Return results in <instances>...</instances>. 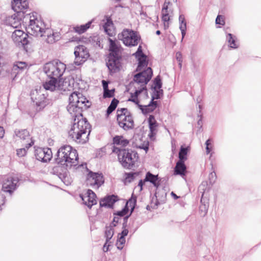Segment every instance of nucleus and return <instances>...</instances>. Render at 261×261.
<instances>
[{
  "label": "nucleus",
  "mask_w": 261,
  "mask_h": 261,
  "mask_svg": "<svg viewBox=\"0 0 261 261\" xmlns=\"http://www.w3.org/2000/svg\"><path fill=\"white\" fill-rule=\"evenodd\" d=\"M67 109L74 122L68 132L69 137L77 143L84 144L88 140L90 134L89 124L83 118L82 110L90 106L89 101L80 92H74L69 98Z\"/></svg>",
  "instance_id": "nucleus-1"
},
{
  "label": "nucleus",
  "mask_w": 261,
  "mask_h": 261,
  "mask_svg": "<svg viewBox=\"0 0 261 261\" xmlns=\"http://www.w3.org/2000/svg\"><path fill=\"white\" fill-rule=\"evenodd\" d=\"M152 75V71L151 68L147 67L136 75L134 77L133 85L136 89L134 94H132L131 98L128 99L135 103H138V96L142 93L144 95L147 94L146 90V84L150 81Z\"/></svg>",
  "instance_id": "nucleus-2"
},
{
  "label": "nucleus",
  "mask_w": 261,
  "mask_h": 261,
  "mask_svg": "<svg viewBox=\"0 0 261 261\" xmlns=\"http://www.w3.org/2000/svg\"><path fill=\"white\" fill-rule=\"evenodd\" d=\"M78 154L76 150L69 145H64L61 147L56 158L57 163L67 167H75L78 164Z\"/></svg>",
  "instance_id": "nucleus-3"
},
{
  "label": "nucleus",
  "mask_w": 261,
  "mask_h": 261,
  "mask_svg": "<svg viewBox=\"0 0 261 261\" xmlns=\"http://www.w3.org/2000/svg\"><path fill=\"white\" fill-rule=\"evenodd\" d=\"M27 33L36 37H43L44 25L42 21L34 14L25 15L22 20Z\"/></svg>",
  "instance_id": "nucleus-4"
},
{
  "label": "nucleus",
  "mask_w": 261,
  "mask_h": 261,
  "mask_svg": "<svg viewBox=\"0 0 261 261\" xmlns=\"http://www.w3.org/2000/svg\"><path fill=\"white\" fill-rule=\"evenodd\" d=\"M110 43V56L107 66L111 72H116L119 69V58L121 56V47L116 41L109 38Z\"/></svg>",
  "instance_id": "nucleus-5"
},
{
  "label": "nucleus",
  "mask_w": 261,
  "mask_h": 261,
  "mask_svg": "<svg viewBox=\"0 0 261 261\" xmlns=\"http://www.w3.org/2000/svg\"><path fill=\"white\" fill-rule=\"evenodd\" d=\"M113 152L117 154L119 161L125 168L132 167L138 159V154L136 152L125 149H120L117 147H113Z\"/></svg>",
  "instance_id": "nucleus-6"
},
{
  "label": "nucleus",
  "mask_w": 261,
  "mask_h": 261,
  "mask_svg": "<svg viewBox=\"0 0 261 261\" xmlns=\"http://www.w3.org/2000/svg\"><path fill=\"white\" fill-rule=\"evenodd\" d=\"M66 65L60 61H55L46 63L43 70L49 78L58 80L64 73L66 69Z\"/></svg>",
  "instance_id": "nucleus-7"
},
{
  "label": "nucleus",
  "mask_w": 261,
  "mask_h": 261,
  "mask_svg": "<svg viewBox=\"0 0 261 261\" xmlns=\"http://www.w3.org/2000/svg\"><path fill=\"white\" fill-rule=\"evenodd\" d=\"M117 120L120 127L124 130L132 128L134 126V120L132 115L127 109H118L117 111Z\"/></svg>",
  "instance_id": "nucleus-8"
},
{
  "label": "nucleus",
  "mask_w": 261,
  "mask_h": 261,
  "mask_svg": "<svg viewBox=\"0 0 261 261\" xmlns=\"http://www.w3.org/2000/svg\"><path fill=\"white\" fill-rule=\"evenodd\" d=\"M118 37L127 46L137 45L140 40V37L137 32L129 29L124 30L121 34H118Z\"/></svg>",
  "instance_id": "nucleus-9"
},
{
  "label": "nucleus",
  "mask_w": 261,
  "mask_h": 261,
  "mask_svg": "<svg viewBox=\"0 0 261 261\" xmlns=\"http://www.w3.org/2000/svg\"><path fill=\"white\" fill-rule=\"evenodd\" d=\"M74 54L75 59L74 64L76 66L82 65L89 58L88 49L84 45H79L75 47Z\"/></svg>",
  "instance_id": "nucleus-10"
},
{
  "label": "nucleus",
  "mask_w": 261,
  "mask_h": 261,
  "mask_svg": "<svg viewBox=\"0 0 261 261\" xmlns=\"http://www.w3.org/2000/svg\"><path fill=\"white\" fill-rule=\"evenodd\" d=\"M104 182L101 174L90 172L87 175L86 184L94 189H98Z\"/></svg>",
  "instance_id": "nucleus-11"
},
{
  "label": "nucleus",
  "mask_w": 261,
  "mask_h": 261,
  "mask_svg": "<svg viewBox=\"0 0 261 261\" xmlns=\"http://www.w3.org/2000/svg\"><path fill=\"white\" fill-rule=\"evenodd\" d=\"M35 155L38 161L47 162L51 159L53 153L49 148H38L35 150Z\"/></svg>",
  "instance_id": "nucleus-12"
},
{
  "label": "nucleus",
  "mask_w": 261,
  "mask_h": 261,
  "mask_svg": "<svg viewBox=\"0 0 261 261\" xmlns=\"http://www.w3.org/2000/svg\"><path fill=\"white\" fill-rule=\"evenodd\" d=\"M18 182L17 178L7 176L3 180L2 189L4 192L11 194L16 189Z\"/></svg>",
  "instance_id": "nucleus-13"
},
{
  "label": "nucleus",
  "mask_w": 261,
  "mask_h": 261,
  "mask_svg": "<svg viewBox=\"0 0 261 261\" xmlns=\"http://www.w3.org/2000/svg\"><path fill=\"white\" fill-rule=\"evenodd\" d=\"M27 34L21 30H15L12 34V39L16 45L21 46L27 44Z\"/></svg>",
  "instance_id": "nucleus-14"
},
{
  "label": "nucleus",
  "mask_w": 261,
  "mask_h": 261,
  "mask_svg": "<svg viewBox=\"0 0 261 261\" xmlns=\"http://www.w3.org/2000/svg\"><path fill=\"white\" fill-rule=\"evenodd\" d=\"M15 134L16 137L21 140V143L29 148L34 144L31 140L29 132L27 129L15 130Z\"/></svg>",
  "instance_id": "nucleus-15"
},
{
  "label": "nucleus",
  "mask_w": 261,
  "mask_h": 261,
  "mask_svg": "<svg viewBox=\"0 0 261 261\" xmlns=\"http://www.w3.org/2000/svg\"><path fill=\"white\" fill-rule=\"evenodd\" d=\"M80 197L83 201V203L89 208H91L97 203L96 195L91 190H88L85 194H81Z\"/></svg>",
  "instance_id": "nucleus-16"
},
{
  "label": "nucleus",
  "mask_w": 261,
  "mask_h": 261,
  "mask_svg": "<svg viewBox=\"0 0 261 261\" xmlns=\"http://www.w3.org/2000/svg\"><path fill=\"white\" fill-rule=\"evenodd\" d=\"M43 37H46L45 41L48 43H53L59 40L60 38V34L57 32H54L50 29H45L43 32Z\"/></svg>",
  "instance_id": "nucleus-17"
},
{
  "label": "nucleus",
  "mask_w": 261,
  "mask_h": 261,
  "mask_svg": "<svg viewBox=\"0 0 261 261\" xmlns=\"http://www.w3.org/2000/svg\"><path fill=\"white\" fill-rule=\"evenodd\" d=\"M27 67V64L24 62H18L13 65L11 70V76L15 80L19 74Z\"/></svg>",
  "instance_id": "nucleus-18"
},
{
  "label": "nucleus",
  "mask_w": 261,
  "mask_h": 261,
  "mask_svg": "<svg viewBox=\"0 0 261 261\" xmlns=\"http://www.w3.org/2000/svg\"><path fill=\"white\" fill-rule=\"evenodd\" d=\"M148 123L150 133L148 135L151 139H153L158 132V123L155 119L154 116L150 115L148 118Z\"/></svg>",
  "instance_id": "nucleus-19"
},
{
  "label": "nucleus",
  "mask_w": 261,
  "mask_h": 261,
  "mask_svg": "<svg viewBox=\"0 0 261 261\" xmlns=\"http://www.w3.org/2000/svg\"><path fill=\"white\" fill-rule=\"evenodd\" d=\"M12 7L15 11L19 12L28 8V2L27 0H13Z\"/></svg>",
  "instance_id": "nucleus-20"
},
{
  "label": "nucleus",
  "mask_w": 261,
  "mask_h": 261,
  "mask_svg": "<svg viewBox=\"0 0 261 261\" xmlns=\"http://www.w3.org/2000/svg\"><path fill=\"white\" fill-rule=\"evenodd\" d=\"M123 230L121 233L118 235V239L116 243L117 247L118 249L121 250L125 243V237L128 234V230L125 228V223L123 225Z\"/></svg>",
  "instance_id": "nucleus-21"
},
{
  "label": "nucleus",
  "mask_w": 261,
  "mask_h": 261,
  "mask_svg": "<svg viewBox=\"0 0 261 261\" xmlns=\"http://www.w3.org/2000/svg\"><path fill=\"white\" fill-rule=\"evenodd\" d=\"M117 200V196H109L100 201V205L101 207H111Z\"/></svg>",
  "instance_id": "nucleus-22"
},
{
  "label": "nucleus",
  "mask_w": 261,
  "mask_h": 261,
  "mask_svg": "<svg viewBox=\"0 0 261 261\" xmlns=\"http://www.w3.org/2000/svg\"><path fill=\"white\" fill-rule=\"evenodd\" d=\"M138 103H139V101L138 100ZM140 109L141 110L142 113L143 114H147L152 112L156 108V102L153 101V99L148 105L142 106L140 105L139 103L137 104Z\"/></svg>",
  "instance_id": "nucleus-23"
},
{
  "label": "nucleus",
  "mask_w": 261,
  "mask_h": 261,
  "mask_svg": "<svg viewBox=\"0 0 261 261\" xmlns=\"http://www.w3.org/2000/svg\"><path fill=\"white\" fill-rule=\"evenodd\" d=\"M49 81H47L44 84L43 87L45 90L53 91L58 89L57 80L54 78H49Z\"/></svg>",
  "instance_id": "nucleus-24"
},
{
  "label": "nucleus",
  "mask_w": 261,
  "mask_h": 261,
  "mask_svg": "<svg viewBox=\"0 0 261 261\" xmlns=\"http://www.w3.org/2000/svg\"><path fill=\"white\" fill-rule=\"evenodd\" d=\"M36 93L37 94L38 97L33 96L32 97V99H33L34 102H35L36 105L40 107H44L45 105L44 102V100L45 99V96L44 94L41 93V91L38 92L36 91Z\"/></svg>",
  "instance_id": "nucleus-25"
},
{
  "label": "nucleus",
  "mask_w": 261,
  "mask_h": 261,
  "mask_svg": "<svg viewBox=\"0 0 261 261\" xmlns=\"http://www.w3.org/2000/svg\"><path fill=\"white\" fill-rule=\"evenodd\" d=\"M186 170V167L184 162L178 161L174 168V174L180 175L181 176L185 175Z\"/></svg>",
  "instance_id": "nucleus-26"
},
{
  "label": "nucleus",
  "mask_w": 261,
  "mask_h": 261,
  "mask_svg": "<svg viewBox=\"0 0 261 261\" xmlns=\"http://www.w3.org/2000/svg\"><path fill=\"white\" fill-rule=\"evenodd\" d=\"M179 29L181 31L182 38L181 41L183 40L186 34L187 30V23L185 20V16L183 14H180L179 16Z\"/></svg>",
  "instance_id": "nucleus-27"
},
{
  "label": "nucleus",
  "mask_w": 261,
  "mask_h": 261,
  "mask_svg": "<svg viewBox=\"0 0 261 261\" xmlns=\"http://www.w3.org/2000/svg\"><path fill=\"white\" fill-rule=\"evenodd\" d=\"M7 21L8 24L14 28H17L19 26H21V21L19 20L15 14L9 16L7 18Z\"/></svg>",
  "instance_id": "nucleus-28"
},
{
  "label": "nucleus",
  "mask_w": 261,
  "mask_h": 261,
  "mask_svg": "<svg viewBox=\"0 0 261 261\" xmlns=\"http://www.w3.org/2000/svg\"><path fill=\"white\" fill-rule=\"evenodd\" d=\"M226 40L230 47L235 49L239 47V44L238 43L236 37L233 36L231 34L229 33L227 34Z\"/></svg>",
  "instance_id": "nucleus-29"
},
{
  "label": "nucleus",
  "mask_w": 261,
  "mask_h": 261,
  "mask_svg": "<svg viewBox=\"0 0 261 261\" xmlns=\"http://www.w3.org/2000/svg\"><path fill=\"white\" fill-rule=\"evenodd\" d=\"M113 142L115 145L125 147L127 145L129 141L128 140L125 139L123 136H117L113 138Z\"/></svg>",
  "instance_id": "nucleus-30"
},
{
  "label": "nucleus",
  "mask_w": 261,
  "mask_h": 261,
  "mask_svg": "<svg viewBox=\"0 0 261 261\" xmlns=\"http://www.w3.org/2000/svg\"><path fill=\"white\" fill-rule=\"evenodd\" d=\"M139 61V64L137 70L138 71H141L147 67L148 62L146 60L147 57L145 55H142L137 57Z\"/></svg>",
  "instance_id": "nucleus-31"
},
{
  "label": "nucleus",
  "mask_w": 261,
  "mask_h": 261,
  "mask_svg": "<svg viewBox=\"0 0 261 261\" xmlns=\"http://www.w3.org/2000/svg\"><path fill=\"white\" fill-rule=\"evenodd\" d=\"M158 175H155L148 172L146 173L145 181H149L155 187H158L159 185L158 182Z\"/></svg>",
  "instance_id": "nucleus-32"
},
{
  "label": "nucleus",
  "mask_w": 261,
  "mask_h": 261,
  "mask_svg": "<svg viewBox=\"0 0 261 261\" xmlns=\"http://www.w3.org/2000/svg\"><path fill=\"white\" fill-rule=\"evenodd\" d=\"M154 89L157 93L156 98H159L160 95L161 93V92L162 91V90L160 89L162 87V82L159 76H157L155 79L154 82Z\"/></svg>",
  "instance_id": "nucleus-33"
},
{
  "label": "nucleus",
  "mask_w": 261,
  "mask_h": 261,
  "mask_svg": "<svg viewBox=\"0 0 261 261\" xmlns=\"http://www.w3.org/2000/svg\"><path fill=\"white\" fill-rule=\"evenodd\" d=\"M92 21H89L85 24L81 25L80 26H76L73 28L75 32L79 34H82L84 33L90 27Z\"/></svg>",
  "instance_id": "nucleus-34"
},
{
  "label": "nucleus",
  "mask_w": 261,
  "mask_h": 261,
  "mask_svg": "<svg viewBox=\"0 0 261 261\" xmlns=\"http://www.w3.org/2000/svg\"><path fill=\"white\" fill-rule=\"evenodd\" d=\"M188 150V147H184L183 146L180 147L178 154L179 161L185 162L187 159Z\"/></svg>",
  "instance_id": "nucleus-35"
},
{
  "label": "nucleus",
  "mask_w": 261,
  "mask_h": 261,
  "mask_svg": "<svg viewBox=\"0 0 261 261\" xmlns=\"http://www.w3.org/2000/svg\"><path fill=\"white\" fill-rule=\"evenodd\" d=\"M114 232V230L113 227L112 225L106 227L105 230V237L106 238V240L110 241L112 238Z\"/></svg>",
  "instance_id": "nucleus-36"
},
{
  "label": "nucleus",
  "mask_w": 261,
  "mask_h": 261,
  "mask_svg": "<svg viewBox=\"0 0 261 261\" xmlns=\"http://www.w3.org/2000/svg\"><path fill=\"white\" fill-rule=\"evenodd\" d=\"M118 102H119V101L115 98H114L112 100V101L111 102L110 105L108 108V109L107 111V113L108 115L111 114L116 109Z\"/></svg>",
  "instance_id": "nucleus-37"
},
{
  "label": "nucleus",
  "mask_w": 261,
  "mask_h": 261,
  "mask_svg": "<svg viewBox=\"0 0 261 261\" xmlns=\"http://www.w3.org/2000/svg\"><path fill=\"white\" fill-rule=\"evenodd\" d=\"M134 146L136 148L144 149L146 153L148 149L149 142L148 141H144L143 143L136 142L134 143Z\"/></svg>",
  "instance_id": "nucleus-38"
},
{
  "label": "nucleus",
  "mask_w": 261,
  "mask_h": 261,
  "mask_svg": "<svg viewBox=\"0 0 261 261\" xmlns=\"http://www.w3.org/2000/svg\"><path fill=\"white\" fill-rule=\"evenodd\" d=\"M201 203L202 204L199 207L200 214L202 216H205L207 213L208 205L207 203H202V199H201Z\"/></svg>",
  "instance_id": "nucleus-39"
},
{
  "label": "nucleus",
  "mask_w": 261,
  "mask_h": 261,
  "mask_svg": "<svg viewBox=\"0 0 261 261\" xmlns=\"http://www.w3.org/2000/svg\"><path fill=\"white\" fill-rule=\"evenodd\" d=\"M170 4L169 2H165L162 10V15H169L170 13H172V11L170 9L168 10V6Z\"/></svg>",
  "instance_id": "nucleus-40"
},
{
  "label": "nucleus",
  "mask_w": 261,
  "mask_h": 261,
  "mask_svg": "<svg viewBox=\"0 0 261 261\" xmlns=\"http://www.w3.org/2000/svg\"><path fill=\"white\" fill-rule=\"evenodd\" d=\"M170 15H162V20L164 22V27L165 30L168 29L169 27V21L170 19Z\"/></svg>",
  "instance_id": "nucleus-41"
},
{
  "label": "nucleus",
  "mask_w": 261,
  "mask_h": 261,
  "mask_svg": "<svg viewBox=\"0 0 261 261\" xmlns=\"http://www.w3.org/2000/svg\"><path fill=\"white\" fill-rule=\"evenodd\" d=\"M115 89H112L111 90H106L103 91V98H111L114 96Z\"/></svg>",
  "instance_id": "nucleus-42"
},
{
  "label": "nucleus",
  "mask_w": 261,
  "mask_h": 261,
  "mask_svg": "<svg viewBox=\"0 0 261 261\" xmlns=\"http://www.w3.org/2000/svg\"><path fill=\"white\" fill-rule=\"evenodd\" d=\"M25 146V145H24ZM28 148L26 147L20 149H18L16 150L17 155L19 157H22L24 156L27 153V150Z\"/></svg>",
  "instance_id": "nucleus-43"
},
{
  "label": "nucleus",
  "mask_w": 261,
  "mask_h": 261,
  "mask_svg": "<svg viewBox=\"0 0 261 261\" xmlns=\"http://www.w3.org/2000/svg\"><path fill=\"white\" fill-rule=\"evenodd\" d=\"M211 141L212 140L211 139H208L205 142L206 152L207 154L210 153L212 150L213 145L211 144Z\"/></svg>",
  "instance_id": "nucleus-44"
},
{
  "label": "nucleus",
  "mask_w": 261,
  "mask_h": 261,
  "mask_svg": "<svg viewBox=\"0 0 261 261\" xmlns=\"http://www.w3.org/2000/svg\"><path fill=\"white\" fill-rule=\"evenodd\" d=\"M61 178L63 182L66 185H68L71 182V179L68 176L67 174L63 175V177H61Z\"/></svg>",
  "instance_id": "nucleus-45"
},
{
  "label": "nucleus",
  "mask_w": 261,
  "mask_h": 261,
  "mask_svg": "<svg viewBox=\"0 0 261 261\" xmlns=\"http://www.w3.org/2000/svg\"><path fill=\"white\" fill-rule=\"evenodd\" d=\"M216 23L219 24L221 25H224L225 21L224 17L222 15H218L216 19Z\"/></svg>",
  "instance_id": "nucleus-46"
},
{
  "label": "nucleus",
  "mask_w": 261,
  "mask_h": 261,
  "mask_svg": "<svg viewBox=\"0 0 261 261\" xmlns=\"http://www.w3.org/2000/svg\"><path fill=\"white\" fill-rule=\"evenodd\" d=\"M176 59L177 61L178 62L179 66L180 67V68H181L182 66V55L180 52L176 53Z\"/></svg>",
  "instance_id": "nucleus-47"
},
{
  "label": "nucleus",
  "mask_w": 261,
  "mask_h": 261,
  "mask_svg": "<svg viewBox=\"0 0 261 261\" xmlns=\"http://www.w3.org/2000/svg\"><path fill=\"white\" fill-rule=\"evenodd\" d=\"M127 212L128 208L126 207H125L122 211L117 212V216L118 217L124 216L127 214Z\"/></svg>",
  "instance_id": "nucleus-48"
},
{
  "label": "nucleus",
  "mask_w": 261,
  "mask_h": 261,
  "mask_svg": "<svg viewBox=\"0 0 261 261\" xmlns=\"http://www.w3.org/2000/svg\"><path fill=\"white\" fill-rule=\"evenodd\" d=\"M112 25V22L110 20H108L107 22L105 24V25L103 26L105 31L107 33H108V34H109V33H108V31L109 30V29H108V27H111V25Z\"/></svg>",
  "instance_id": "nucleus-49"
},
{
  "label": "nucleus",
  "mask_w": 261,
  "mask_h": 261,
  "mask_svg": "<svg viewBox=\"0 0 261 261\" xmlns=\"http://www.w3.org/2000/svg\"><path fill=\"white\" fill-rule=\"evenodd\" d=\"M110 243H111V242H110V241L106 240V243L103 247V251L104 252L108 251L109 247L110 246Z\"/></svg>",
  "instance_id": "nucleus-50"
},
{
  "label": "nucleus",
  "mask_w": 261,
  "mask_h": 261,
  "mask_svg": "<svg viewBox=\"0 0 261 261\" xmlns=\"http://www.w3.org/2000/svg\"><path fill=\"white\" fill-rule=\"evenodd\" d=\"M119 220V217H118L117 215H116L115 216H114V217L113 218V221L111 224L110 225H112L113 227L115 226L116 224L118 222Z\"/></svg>",
  "instance_id": "nucleus-51"
},
{
  "label": "nucleus",
  "mask_w": 261,
  "mask_h": 261,
  "mask_svg": "<svg viewBox=\"0 0 261 261\" xmlns=\"http://www.w3.org/2000/svg\"><path fill=\"white\" fill-rule=\"evenodd\" d=\"M135 55H136V57L144 55L142 53V50L141 46H139L138 50H137V52L135 54Z\"/></svg>",
  "instance_id": "nucleus-52"
},
{
  "label": "nucleus",
  "mask_w": 261,
  "mask_h": 261,
  "mask_svg": "<svg viewBox=\"0 0 261 261\" xmlns=\"http://www.w3.org/2000/svg\"><path fill=\"white\" fill-rule=\"evenodd\" d=\"M102 84L103 91L109 89L108 83L107 81L103 80L102 81Z\"/></svg>",
  "instance_id": "nucleus-53"
},
{
  "label": "nucleus",
  "mask_w": 261,
  "mask_h": 261,
  "mask_svg": "<svg viewBox=\"0 0 261 261\" xmlns=\"http://www.w3.org/2000/svg\"><path fill=\"white\" fill-rule=\"evenodd\" d=\"M5 134V130L3 127L0 126V138H2Z\"/></svg>",
  "instance_id": "nucleus-54"
},
{
  "label": "nucleus",
  "mask_w": 261,
  "mask_h": 261,
  "mask_svg": "<svg viewBox=\"0 0 261 261\" xmlns=\"http://www.w3.org/2000/svg\"><path fill=\"white\" fill-rule=\"evenodd\" d=\"M210 180H212L211 179V178H215L216 175V173L215 172H212L211 174H210ZM211 182H212V180H211Z\"/></svg>",
  "instance_id": "nucleus-55"
},
{
  "label": "nucleus",
  "mask_w": 261,
  "mask_h": 261,
  "mask_svg": "<svg viewBox=\"0 0 261 261\" xmlns=\"http://www.w3.org/2000/svg\"><path fill=\"white\" fill-rule=\"evenodd\" d=\"M144 181H143L142 180H141L138 184V186L141 187V189H142V186L144 185Z\"/></svg>",
  "instance_id": "nucleus-56"
},
{
  "label": "nucleus",
  "mask_w": 261,
  "mask_h": 261,
  "mask_svg": "<svg viewBox=\"0 0 261 261\" xmlns=\"http://www.w3.org/2000/svg\"><path fill=\"white\" fill-rule=\"evenodd\" d=\"M84 167H85V168H87V167H86V164H81V165H79V166L76 167V168H81V167L84 168Z\"/></svg>",
  "instance_id": "nucleus-57"
},
{
  "label": "nucleus",
  "mask_w": 261,
  "mask_h": 261,
  "mask_svg": "<svg viewBox=\"0 0 261 261\" xmlns=\"http://www.w3.org/2000/svg\"><path fill=\"white\" fill-rule=\"evenodd\" d=\"M136 202V200L135 199H130L127 202V204L128 203H130L131 204L132 203H133L134 204Z\"/></svg>",
  "instance_id": "nucleus-58"
},
{
  "label": "nucleus",
  "mask_w": 261,
  "mask_h": 261,
  "mask_svg": "<svg viewBox=\"0 0 261 261\" xmlns=\"http://www.w3.org/2000/svg\"><path fill=\"white\" fill-rule=\"evenodd\" d=\"M171 195L175 198H177L178 197L176 195V194H175L173 192H172L171 193Z\"/></svg>",
  "instance_id": "nucleus-59"
},
{
  "label": "nucleus",
  "mask_w": 261,
  "mask_h": 261,
  "mask_svg": "<svg viewBox=\"0 0 261 261\" xmlns=\"http://www.w3.org/2000/svg\"><path fill=\"white\" fill-rule=\"evenodd\" d=\"M156 34L157 35H160V34H161V32H160V31H159V30H158V31H157L156 32Z\"/></svg>",
  "instance_id": "nucleus-60"
},
{
  "label": "nucleus",
  "mask_w": 261,
  "mask_h": 261,
  "mask_svg": "<svg viewBox=\"0 0 261 261\" xmlns=\"http://www.w3.org/2000/svg\"><path fill=\"white\" fill-rule=\"evenodd\" d=\"M127 218H128V217H127V216H126V217H125L124 218V220H126L127 219Z\"/></svg>",
  "instance_id": "nucleus-61"
},
{
  "label": "nucleus",
  "mask_w": 261,
  "mask_h": 261,
  "mask_svg": "<svg viewBox=\"0 0 261 261\" xmlns=\"http://www.w3.org/2000/svg\"><path fill=\"white\" fill-rule=\"evenodd\" d=\"M200 121H201V120H199L198 121V124L199 125H200Z\"/></svg>",
  "instance_id": "nucleus-62"
},
{
  "label": "nucleus",
  "mask_w": 261,
  "mask_h": 261,
  "mask_svg": "<svg viewBox=\"0 0 261 261\" xmlns=\"http://www.w3.org/2000/svg\"><path fill=\"white\" fill-rule=\"evenodd\" d=\"M175 2H177V0H174Z\"/></svg>",
  "instance_id": "nucleus-63"
}]
</instances>
